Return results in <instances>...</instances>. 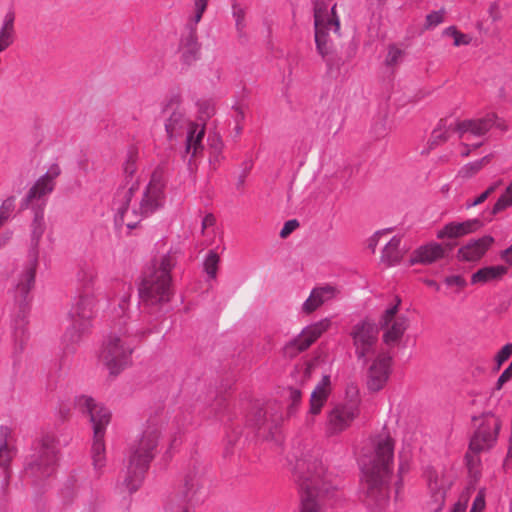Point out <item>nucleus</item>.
I'll return each mask as SVG.
<instances>
[{"label":"nucleus","instance_id":"f257e3e1","mask_svg":"<svg viewBox=\"0 0 512 512\" xmlns=\"http://www.w3.org/2000/svg\"><path fill=\"white\" fill-rule=\"evenodd\" d=\"M294 481L299 492V512H326L325 498L340 486V479L312 455L296 460Z\"/></svg>","mask_w":512,"mask_h":512},{"label":"nucleus","instance_id":"f03ea898","mask_svg":"<svg viewBox=\"0 0 512 512\" xmlns=\"http://www.w3.org/2000/svg\"><path fill=\"white\" fill-rule=\"evenodd\" d=\"M139 186L137 182L127 183L126 186L119 188L114 196L112 208L116 212L115 220L117 223L126 225L129 229H134L143 217L155 212L163 204L164 180L159 171H155L142 193L139 202Z\"/></svg>","mask_w":512,"mask_h":512},{"label":"nucleus","instance_id":"7ed1b4c3","mask_svg":"<svg viewBox=\"0 0 512 512\" xmlns=\"http://www.w3.org/2000/svg\"><path fill=\"white\" fill-rule=\"evenodd\" d=\"M177 264L175 253L155 256L145 267L139 285V296L143 308L156 312L170 302L173 296L172 270Z\"/></svg>","mask_w":512,"mask_h":512},{"label":"nucleus","instance_id":"20e7f679","mask_svg":"<svg viewBox=\"0 0 512 512\" xmlns=\"http://www.w3.org/2000/svg\"><path fill=\"white\" fill-rule=\"evenodd\" d=\"M164 424L162 416L150 417L141 436L130 447L127 475L124 480L128 492L133 493L140 487L144 474L156 455Z\"/></svg>","mask_w":512,"mask_h":512},{"label":"nucleus","instance_id":"39448f33","mask_svg":"<svg viewBox=\"0 0 512 512\" xmlns=\"http://www.w3.org/2000/svg\"><path fill=\"white\" fill-rule=\"evenodd\" d=\"M162 112L165 116L166 135L170 141L182 137L186 133V153H191V156L195 157L198 152L202 151L205 126L195 123L187 117L180 93H172L166 98Z\"/></svg>","mask_w":512,"mask_h":512},{"label":"nucleus","instance_id":"423d86ee","mask_svg":"<svg viewBox=\"0 0 512 512\" xmlns=\"http://www.w3.org/2000/svg\"><path fill=\"white\" fill-rule=\"evenodd\" d=\"M394 441L390 436H379L375 442L373 456L365 457L360 462L362 480L372 492L382 490L392 472Z\"/></svg>","mask_w":512,"mask_h":512},{"label":"nucleus","instance_id":"0eeeda50","mask_svg":"<svg viewBox=\"0 0 512 512\" xmlns=\"http://www.w3.org/2000/svg\"><path fill=\"white\" fill-rule=\"evenodd\" d=\"M75 406L81 413L89 415L93 424L92 461L95 469H101L106 462L104 434L106 426L110 422V411L87 395L76 397Z\"/></svg>","mask_w":512,"mask_h":512},{"label":"nucleus","instance_id":"6e6552de","mask_svg":"<svg viewBox=\"0 0 512 512\" xmlns=\"http://www.w3.org/2000/svg\"><path fill=\"white\" fill-rule=\"evenodd\" d=\"M59 458L58 440L54 434H43L35 441L33 453L25 467V474L33 481H41L52 476Z\"/></svg>","mask_w":512,"mask_h":512},{"label":"nucleus","instance_id":"1a4fd4ad","mask_svg":"<svg viewBox=\"0 0 512 512\" xmlns=\"http://www.w3.org/2000/svg\"><path fill=\"white\" fill-rule=\"evenodd\" d=\"M136 344V335L128 333L126 328L112 331L103 343L100 361L110 374H119L130 362V356Z\"/></svg>","mask_w":512,"mask_h":512},{"label":"nucleus","instance_id":"9d476101","mask_svg":"<svg viewBox=\"0 0 512 512\" xmlns=\"http://www.w3.org/2000/svg\"><path fill=\"white\" fill-rule=\"evenodd\" d=\"M96 304L95 294L78 293L69 312L71 324L64 334V341L67 344L79 342L82 335L88 331L95 315Z\"/></svg>","mask_w":512,"mask_h":512},{"label":"nucleus","instance_id":"9b49d317","mask_svg":"<svg viewBox=\"0 0 512 512\" xmlns=\"http://www.w3.org/2000/svg\"><path fill=\"white\" fill-rule=\"evenodd\" d=\"M330 324V320L326 318L305 327L298 336L285 344L283 348L284 356L292 359L306 351L329 329Z\"/></svg>","mask_w":512,"mask_h":512},{"label":"nucleus","instance_id":"f8f14e48","mask_svg":"<svg viewBox=\"0 0 512 512\" xmlns=\"http://www.w3.org/2000/svg\"><path fill=\"white\" fill-rule=\"evenodd\" d=\"M202 470L199 466H193L184 475L183 486L179 494L175 495L170 502V509L173 512H190L189 504L195 499L201 488Z\"/></svg>","mask_w":512,"mask_h":512},{"label":"nucleus","instance_id":"ddd939ff","mask_svg":"<svg viewBox=\"0 0 512 512\" xmlns=\"http://www.w3.org/2000/svg\"><path fill=\"white\" fill-rule=\"evenodd\" d=\"M493 126L501 130L506 129L504 122L495 114L490 113L479 119L457 121L453 130L460 139L469 141L473 138H482Z\"/></svg>","mask_w":512,"mask_h":512},{"label":"nucleus","instance_id":"4468645a","mask_svg":"<svg viewBox=\"0 0 512 512\" xmlns=\"http://www.w3.org/2000/svg\"><path fill=\"white\" fill-rule=\"evenodd\" d=\"M400 299L396 303L387 308L381 317V327L383 329V341L388 346L397 345L402 339L408 327L407 317L398 315Z\"/></svg>","mask_w":512,"mask_h":512},{"label":"nucleus","instance_id":"2eb2a0df","mask_svg":"<svg viewBox=\"0 0 512 512\" xmlns=\"http://www.w3.org/2000/svg\"><path fill=\"white\" fill-rule=\"evenodd\" d=\"M501 423L493 415L484 417L481 424L471 437L469 450L474 453H480L490 450L497 442Z\"/></svg>","mask_w":512,"mask_h":512},{"label":"nucleus","instance_id":"dca6fc26","mask_svg":"<svg viewBox=\"0 0 512 512\" xmlns=\"http://www.w3.org/2000/svg\"><path fill=\"white\" fill-rule=\"evenodd\" d=\"M378 341V327L372 322H362L354 330V348L358 360L364 363L375 356Z\"/></svg>","mask_w":512,"mask_h":512},{"label":"nucleus","instance_id":"f3484780","mask_svg":"<svg viewBox=\"0 0 512 512\" xmlns=\"http://www.w3.org/2000/svg\"><path fill=\"white\" fill-rule=\"evenodd\" d=\"M392 359L389 355L378 354L367 371L366 385L369 391L378 392L386 385L391 373Z\"/></svg>","mask_w":512,"mask_h":512},{"label":"nucleus","instance_id":"a211bd4d","mask_svg":"<svg viewBox=\"0 0 512 512\" xmlns=\"http://www.w3.org/2000/svg\"><path fill=\"white\" fill-rule=\"evenodd\" d=\"M425 476L428 489L434 503V507L432 509L435 512H438L444 505L446 492L451 486V479L447 477L443 469L436 470L434 468H429L426 470Z\"/></svg>","mask_w":512,"mask_h":512},{"label":"nucleus","instance_id":"6ab92c4d","mask_svg":"<svg viewBox=\"0 0 512 512\" xmlns=\"http://www.w3.org/2000/svg\"><path fill=\"white\" fill-rule=\"evenodd\" d=\"M61 172L62 170L59 164L54 163L50 165L47 172L42 175L29 189L24 200V205L27 207L28 204L34 200H41L52 193L56 184L55 180L60 176Z\"/></svg>","mask_w":512,"mask_h":512},{"label":"nucleus","instance_id":"aec40b11","mask_svg":"<svg viewBox=\"0 0 512 512\" xmlns=\"http://www.w3.org/2000/svg\"><path fill=\"white\" fill-rule=\"evenodd\" d=\"M352 418V407L347 404L336 405L327 417L326 433L330 436L345 430Z\"/></svg>","mask_w":512,"mask_h":512},{"label":"nucleus","instance_id":"412c9836","mask_svg":"<svg viewBox=\"0 0 512 512\" xmlns=\"http://www.w3.org/2000/svg\"><path fill=\"white\" fill-rule=\"evenodd\" d=\"M493 243L494 238L489 235L471 240L458 250V258L469 262L478 261L485 255Z\"/></svg>","mask_w":512,"mask_h":512},{"label":"nucleus","instance_id":"4be33fe9","mask_svg":"<svg viewBox=\"0 0 512 512\" xmlns=\"http://www.w3.org/2000/svg\"><path fill=\"white\" fill-rule=\"evenodd\" d=\"M481 226L482 223L477 218L469 219L463 222H450L437 232V238H459L477 231Z\"/></svg>","mask_w":512,"mask_h":512},{"label":"nucleus","instance_id":"5701e85b","mask_svg":"<svg viewBox=\"0 0 512 512\" xmlns=\"http://www.w3.org/2000/svg\"><path fill=\"white\" fill-rule=\"evenodd\" d=\"M445 256V248L437 243L430 242L418 247L411 255L410 263L414 264H431Z\"/></svg>","mask_w":512,"mask_h":512},{"label":"nucleus","instance_id":"b1692460","mask_svg":"<svg viewBox=\"0 0 512 512\" xmlns=\"http://www.w3.org/2000/svg\"><path fill=\"white\" fill-rule=\"evenodd\" d=\"M37 261L34 258L25 268L15 287V300L22 307L27 302L29 292L34 285Z\"/></svg>","mask_w":512,"mask_h":512},{"label":"nucleus","instance_id":"393cba45","mask_svg":"<svg viewBox=\"0 0 512 512\" xmlns=\"http://www.w3.org/2000/svg\"><path fill=\"white\" fill-rule=\"evenodd\" d=\"M336 295V288L330 285L314 288L302 305V312L309 315Z\"/></svg>","mask_w":512,"mask_h":512},{"label":"nucleus","instance_id":"a878e982","mask_svg":"<svg viewBox=\"0 0 512 512\" xmlns=\"http://www.w3.org/2000/svg\"><path fill=\"white\" fill-rule=\"evenodd\" d=\"M331 393L330 376L324 375L311 393L309 413L318 415Z\"/></svg>","mask_w":512,"mask_h":512},{"label":"nucleus","instance_id":"bb28decb","mask_svg":"<svg viewBox=\"0 0 512 512\" xmlns=\"http://www.w3.org/2000/svg\"><path fill=\"white\" fill-rule=\"evenodd\" d=\"M247 424L256 430L258 436L265 439L273 437V429L277 428L273 421L267 420L266 411L262 408L254 409L253 413L247 418Z\"/></svg>","mask_w":512,"mask_h":512},{"label":"nucleus","instance_id":"cd10ccee","mask_svg":"<svg viewBox=\"0 0 512 512\" xmlns=\"http://www.w3.org/2000/svg\"><path fill=\"white\" fill-rule=\"evenodd\" d=\"M339 20L334 19L330 23L315 26V42L318 53L325 58L331 51V44L329 39V31L333 29L335 34L339 31Z\"/></svg>","mask_w":512,"mask_h":512},{"label":"nucleus","instance_id":"c85d7f7f","mask_svg":"<svg viewBox=\"0 0 512 512\" xmlns=\"http://www.w3.org/2000/svg\"><path fill=\"white\" fill-rule=\"evenodd\" d=\"M508 272L504 265L485 266L478 269L471 276V284L485 285L491 282L500 281Z\"/></svg>","mask_w":512,"mask_h":512},{"label":"nucleus","instance_id":"c756f323","mask_svg":"<svg viewBox=\"0 0 512 512\" xmlns=\"http://www.w3.org/2000/svg\"><path fill=\"white\" fill-rule=\"evenodd\" d=\"M401 240L402 238L400 236H394L383 247L380 262L386 267H392L401 262L404 255L400 247Z\"/></svg>","mask_w":512,"mask_h":512},{"label":"nucleus","instance_id":"7c9ffc66","mask_svg":"<svg viewBox=\"0 0 512 512\" xmlns=\"http://www.w3.org/2000/svg\"><path fill=\"white\" fill-rule=\"evenodd\" d=\"M188 35L181 40V48L183 50V57L186 62L196 59L200 50V44L197 38V25H192L190 20H187Z\"/></svg>","mask_w":512,"mask_h":512},{"label":"nucleus","instance_id":"2f4dec72","mask_svg":"<svg viewBox=\"0 0 512 512\" xmlns=\"http://www.w3.org/2000/svg\"><path fill=\"white\" fill-rule=\"evenodd\" d=\"M98 277L97 270L92 266L82 267L78 274V293L95 294V283Z\"/></svg>","mask_w":512,"mask_h":512},{"label":"nucleus","instance_id":"473e14b6","mask_svg":"<svg viewBox=\"0 0 512 512\" xmlns=\"http://www.w3.org/2000/svg\"><path fill=\"white\" fill-rule=\"evenodd\" d=\"M314 4V26L330 23L334 19H338L335 15V5L331 8V15L328 11L326 0H313Z\"/></svg>","mask_w":512,"mask_h":512},{"label":"nucleus","instance_id":"72a5a7b5","mask_svg":"<svg viewBox=\"0 0 512 512\" xmlns=\"http://www.w3.org/2000/svg\"><path fill=\"white\" fill-rule=\"evenodd\" d=\"M232 15L235 19L236 30L239 36H242L246 28V6L239 3L237 0H232Z\"/></svg>","mask_w":512,"mask_h":512},{"label":"nucleus","instance_id":"f704fd0d","mask_svg":"<svg viewBox=\"0 0 512 512\" xmlns=\"http://www.w3.org/2000/svg\"><path fill=\"white\" fill-rule=\"evenodd\" d=\"M490 160L489 156H485L480 160L470 162L458 171V176L463 179H468L477 174L485 164H487Z\"/></svg>","mask_w":512,"mask_h":512},{"label":"nucleus","instance_id":"c9c22d12","mask_svg":"<svg viewBox=\"0 0 512 512\" xmlns=\"http://www.w3.org/2000/svg\"><path fill=\"white\" fill-rule=\"evenodd\" d=\"M44 204L35 211L32 222V239L37 244L45 231Z\"/></svg>","mask_w":512,"mask_h":512},{"label":"nucleus","instance_id":"e433bc0d","mask_svg":"<svg viewBox=\"0 0 512 512\" xmlns=\"http://www.w3.org/2000/svg\"><path fill=\"white\" fill-rule=\"evenodd\" d=\"M478 454L479 453H474L469 450L465 456L469 474L475 480H477L481 475V459Z\"/></svg>","mask_w":512,"mask_h":512},{"label":"nucleus","instance_id":"4c0bfd02","mask_svg":"<svg viewBox=\"0 0 512 512\" xmlns=\"http://www.w3.org/2000/svg\"><path fill=\"white\" fill-rule=\"evenodd\" d=\"M13 458V452L7 443L0 445V468H3L5 474V483H8L9 479V467Z\"/></svg>","mask_w":512,"mask_h":512},{"label":"nucleus","instance_id":"58836bf2","mask_svg":"<svg viewBox=\"0 0 512 512\" xmlns=\"http://www.w3.org/2000/svg\"><path fill=\"white\" fill-rule=\"evenodd\" d=\"M209 1L210 0H192L193 11L192 14L188 17V20L191 21L192 25H198V23L201 21L203 14L207 10Z\"/></svg>","mask_w":512,"mask_h":512},{"label":"nucleus","instance_id":"ea45409f","mask_svg":"<svg viewBox=\"0 0 512 512\" xmlns=\"http://www.w3.org/2000/svg\"><path fill=\"white\" fill-rule=\"evenodd\" d=\"M219 256L214 251H209L204 261V269L210 278H215L218 269Z\"/></svg>","mask_w":512,"mask_h":512},{"label":"nucleus","instance_id":"a19ab883","mask_svg":"<svg viewBox=\"0 0 512 512\" xmlns=\"http://www.w3.org/2000/svg\"><path fill=\"white\" fill-rule=\"evenodd\" d=\"M444 34L453 38L455 46L468 45L471 41L469 35L459 32L454 26L446 28Z\"/></svg>","mask_w":512,"mask_h":512},{"label":"nucleus","instance_id":"79ce46f5","mask_svg":"<svg viewBox=\"0 0 512 512\" xmlns=\"http://www.w3.org/2000/svg\"><path fill=\"white\" fill-rule=\"evenodd\" d=\"M510 206H512V193H509L508 189L506 188L504 193L498 198L497 202L494 204L492 213L497 214Z\"/></svg>","mask_w":512,"mask_h":512},{"label":"nucleus","instance_id":"37998d69","mask_svg":"<svg viewBox=\"0 0 512 512\" xmlns=\"http://www.w3.org/2000/svg\"><path fill=\"white\" fill-rule=\"evenodd\" d=\"M391 232L392 228H386L375 232L366 242L367 249L374 253L381 237L386 236Z\"/></svg>","mask_w":512,"mask_h":512},{"label":"nucleus","instance_id":"c03bdc74","mask_svg":"<svg viewBox=\"0 0 512 512\" xmlns=\"http://www.w3.org/2000/svg\"><path fill=\"white\" fill-rule=\"evenodd\" d=\"M512 355V344H506L495 356V370H499L502 364Z\"/></svg>","mask_w":512,"mask_h":512},{"label":"nucleus","instance_id":"a18cd8bd","mask_svg":"<svg viewBox=\"0 0 512 512\" xmlns=\"http://www.w3.org/2000/svg\"><path fill=\"white\" fill-rule=\"evenodd\" d=\"M14 209V198L6 199L0 207V227L9 218Z\"/></svg>","mask_w":512,"mask_h":512},{"label":"nucleus","instance_id":"49530a36","mask_svg":"<svg viewBox=\"0 0 512 512\" xmlns=\"http://www.w3.org/2000/svg\"><path fill=\"white\" fill-rule=\"evenodd\" d=\"M403 52L396 46H390L386 56V64L389 66L396 65L402 59Z\"/></svg>","mask_w":512,"mask_h":512},{"label":"nucleus","instance_id":"de8ad7c7","mask_svg":"<svg viewBox=\"0 0 512 512\" xmlns=\"http://www.w3.org/2000/svg\"><path fill=\"white\" fill-rule=\"evenodd\" d=\"M200 119L205 121L209 119L215 113V108L213 104L209 101H201L198 103Z\"/></svg>","mask_w":512,"mask_h":512},{"label":"nucleus","instance_id":"09e8293b","mask_svg":"<svg viewBox=\"0 0 512 512\" xmlns=\"http://www.w3.org/2000/svg\"><path fill=\"white\" fill-rule=\"evenodd\" d=\"M448 139L447 130L443 129L441 126L434 129L430 138V146H436Z\"/></svg>","mask_w":512,"mask_h":512},{"label":"nucleus","instance_id":"8fccbe9b","mask_svg":"<svg viewBox=\"0 0 512 512\" xmlns=\"http://www.w3.org/2000/svg\"><path fill=\"white\" fill-rule=\"evenodd\" d=\"M301 397H302V393L300 390L295 389V388L289 389V399L291 401V404L288 408V413L290 415L295 413L297 406L299 405V403L301 401Z\"/></svg>","mask_w":512,"mask_h":512},{"label":"nucleus","instance_id":"3c124183","mask_svg":"<svg viewBox=\"0 0 512 512\" xmlns=\"http://www.w3.org/2000/svg\"><path fill=\"white\" fill-rule=\"evenodd\" d=\"M485 489H480L475 497L470 512H482L485 509Z\"/></svg>","mask_w":512,"mask_h":512},{"label":"nucleus","instance_id":"603ef678","mask_svg":"<svg viewBox=\"0 0 512 512\" xmlns=\"http://www.w3.org/2000/svg\"><path fill=\"white\" fill-rule=\"evenodd\" d=\"M501 181H498L491 186H489L484 192H482L468 207L476 206L483 203L501 184Z\"/></svg>","mask_w":512,"mask_h":512},{"label":"nucleus","instance_id":"864d4df0","mask_svg":"<svg viewBox=\"0 0 512 512\" xmlns=\"http://www.w3.org/2000/svg\"><path fill=\"white\" fill-rule=\"evenodd\" d=\"M208 142H209L210 149L212 150V153L214 155H218L221 153L222 148H223V143H222L221 138L217 134L209 135Z\"/></svg>","mask_w":512,"mask_h":512},{"label":"nucleus","instance_id":"5fc2aeb1","mask_svg":"<svg viewBox=\"0 0 512 512\" xmlns=\"http://www.w3.org/2000/svg\"><path fill=\"white\" fill-rule=\"evenodd\" d=\"M426 22L428 27H434L443 22V12L435 11L427 15Z\"/></svg>","mask_w":512,"mask_h":512},{"label":"nucleus","instance_id":"6e6d98bb","mask_svg":"<svg viewBox=\"0 0 512 512\" xmlns=\"http://www.w3.org/2000/svg\"><path fill=\"white\" fill-rule=\"evenodd\" d=\"M299 226V222L296 219H292L287 221L283 228L280 231V237L286 238L289 236L297 227Z\"/></svg>","mask_w":512,"mask_h":512},{"label":"nucleus","instance_id":"4d7b16f0","mask_svg":"<svg viewBox=\"0 0 512 512\" xmlns=\"http://www.w3.org/2000/svg\"><path fill=\"white\" fill-rule=\"evenodd\" d=\"M512 378V362L509 364V366L502 372V374L499 376L496 388L501 389L502 386L508 382Z\"/></svg>","mask_w":512,"mask_h":512},{"label":"nucleus","instance_id":"13d9d810","mask_svg":"<svg viewBox=\"0 0 512 512\" xmlns=\"http://www.w3.org/2000/svg\"><path fill=\"white\" fill-rule=\"evenodd\" d=\"M445 283L448 286H457L459 288H463L466 286V280L460 275H452L446 277Z\"/></svg>","mask_w":512,"mask_h":512},{"label":"nucleus","instance_id":"bf43d9fd","mask_svg":"<svg viewBox=\"0 0 512 512\" xmlns=\"http://www.w3.org/2000/svg\"><path fill=\"white\" fill-rule=\"evenodd\" d=\"M136 171V163L132 156L124 164V173L127 177H132Z\"/></svg>","mask_w":512,"mask_h":512},{"label":"nucleus","instance_id":"052dcab7","mask_svg":"<svg viewBox=\"0 0 512 512\" xmlns=\"http://www.w3.org/2000/svg\"><path fill=\"white\" fill-rule=\"evenodd\" d=\"M123 288L125 291H124L123 298L119 304V307L122 311H125V309L128 305V300L130 299V296H131L132 288L130 285H124Z\"/></svg>","mask_w":512,"mask_h":512},{"label":"nucleus","instance_id":"680f3d73","mask_svg":"<svg viewBox=\"0 0 512 512\" xmlns=\"http://www.w3.org/2000/svg\"><path fill=\"white\" fill-rule=\"evenodd\" d=\"M216 223V218L213 214L209 213L205 215L202 220V230L204 231L207 228L213 227Z\"/></svg>","mask_w":512,"mask_h":512},{"label":"nucleus","instance_id":"e2e57ef3","mask_svg":"<svg viewBox=\"0 0 512 512\" xmlns=\"http://www.w3.org/2000/svg\"><path fill=\"white\" fill-rule=\"evenodd\" d=\"M501 259L512 266V245L501 252Z\"/></svg>","mask_w":512,"mask_h":512},{"label":"nucleus","instance_id":"0e129e2a","mask_svg":"<svg viewBox=\"0 0 512 512\" xmlns=\"http://www.w3.org/2000/svg\"><path fill=\"white\" fill-rule=\"evenodd\" d=\"M466 508H467V499H465L464 501H458L457 503H455L451 512H465Z\"/></svg>","mask_w":512,"mask_h":512},{"label":"nucleus","instance_id":"69168bd1","mask_svg":"<svg viewBox=\"0 0 512 512\" xmlns=\"http://www.w3.org/2000/svg\"><path fill=\"white\" fill-rule=\"evenodd\" d=\"M467 146L468 145L463 144V150L461 151L463 157H467L470 154V149H468Z\"/></svg>","mask_w":512,"mask_h":512},{"label":"nucleus","instance_id":"338daca9","mask_svg":"<svg viewBox=\"0 0 512 512\" xmlns=\"http://www.w3.org/2000/svg\"><path fill=\"white\" fill-rule=\"evenodd\" d=\"M426 283H427V285H429L430 287L435 288L436 290L439 289V285L434 280H427Z\"/></svg>","mask_w":512,"mask_h":512},{"label":"nucleus","instance_id":"774afa93","mask_svg":"<svg viewBox=\"0 0 512 512\" xmlns=\"http://www.w3.org/2000/svg\"><path fill=\"white\" fill-rule=\"evenodd\" d=\"M508 457L512 458V436L509 438Z\"/></svg>","mask_w":512,"mask_h":512}]
</instances>
